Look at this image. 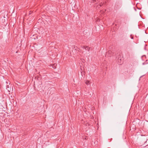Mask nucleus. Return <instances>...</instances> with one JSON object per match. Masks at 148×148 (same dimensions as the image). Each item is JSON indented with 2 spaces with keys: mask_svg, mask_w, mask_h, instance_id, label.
<instances>
[{
  "mask_svg": "<svg viewBox=\"0 0 148 148\" xmlns=\"http://www.w3.org/2000/svg\"><path fill=\"white\" fill-rule=\"evenodd\" d=\"M122 3L121 1L116 2L114 5V9L117 10L120 8L122 6Z\"/></svg>",
  "mask_w": 148,
  "mask_h": 148,
  "instance_id": "1",
  "label": "nucleus"
},
{
  "mask_svg": "<svg viewBox=\"0 0 148 148\" xmlns=\"http://www.w3.org/2000/svg\"><path fill=\"white\" fill-rule=\"evenodd\" d=\"M121 57L122 55L120 53H117L116 54V58L118 60V62H119V60H121Z\"/></svg>",
  "mask_w": 148,
  "mask_h": 148,
  "instance_id": "2",
  "label": "nucleus"
},
{
  "mask_svg": "<svg viewBox=\"0 0 148 148\" xmlns=\"http://www.w3.org/2000/svg\"><path fill=\"white\" fill-rule=\"evenodd\" d=\"M6 89L8 91H10V87L8 85H6Z\"/></svg>",
  "mask_w": 148,
  "mask_h": 148,
  "instance_id": "3",
  "label": "nucleus"
},
{
  "mask_svg": "<svg viewBox=\"0 0 148 148\" xmlns=\"http://www.w3.org/2000/svg\"><path fill=\"white\" fill-rule=\"evenodd\" d=\"M57 64L55 63L53 64L52 67L54 69H56V68Z\"/></svg>",
  "mask_w": 148,
  "mask_h": 148,
  "instance_id": "4",
  "label": "nucleus"
},
{
  "mask_svg": "<svg viewBox=\"0 0 148 148\" xmlns=\"http://www.w3.org/2000/svg\"><path fill=\"white\" fill-rule=\"evenodd\" d=\"M148 63V60H147L146 61L143 63V65L145 64Z\"/></svg>",
  "mask_w": 148,
  "mask_h": 148,
  "instance_id": "5",
  "label": "nucleus"
},
{
  "mask_svg": "<svg viewBox=\"0 0 148 148\" xmlns=\"http://www.w3.org/2000/svg\"><path fill=\"white\" fill-rule=\"evenodd\" d=\"M81 47L83 49H85L86 50V47L84 46H81Z\"/></svg>",
  "mask_w": 148,
  "mask_h": 148,
  "instance_id": "6",
  "label": "nucleus"
},
{
  "mask_svg": "<svg viewBox=\"0 0 148 148\" xmlns=\"http://www.w3.org/2000/svg\"><path fill=\"white\" fill-rule=\"evenodd\" d=\"M112 53V52L111 51H108V53H109V54H111V53Z\"/></svg>",
  "mask_w": 148,
  "mask_h": 148,
  "instance_id": "7",
  "label": "nucleus"
},
{
  "mask_svg": "<svg viewBox=\"0 0 148 148\" xmlns=\"http://www.w3.org/2000/svg\"><path fill=\"white\" fill-rule=\"evenodd\" d=\"M86 50H87V49L88 51H89V50H90V48L89 47H86Z\"/></svg>",
  "mask_w": 148,
  "mask_h": 148,
  "instance_id": "8",
  "label": "nucleus"
},
{
  "mask_svg": "<svg viewBox=\"0 0 148 148\" xmlns=\"http://www.w3.org/2000/svg\"><path fill=\"white\" fill-rule=\"evenodd\" d=\"M89 83V81H87L86 82V84L87 85H88Z\"/></svg>",
  "mask_w": 148,
  "mask_h": 148,
  "instance_id": "9",
  "label": "nucleus"
},
{
  "mask_svg": "<svg viewBox=\"0 0 148 148\" xmlns=\"http://www.w3.org/2000/svg\"><path fill=\"white\" fill-rule=\"evenodd\" d=\"M98 0H93L92 1H91V2H93L94 3L95 1H97Z\"/></svg>",
  "mask_w": 148,
  "mask_h": 148,
  "instance_id": "10",
  "label": "nucleus"
},
{
  "mask_svg": "<svg viewBox=\"0 0 148 148\" xmlns=\"http://www.w3.org/2000/svg\"><path fill=\"white\" fill-rule=\"evenodd\" d=\"M103 3H101L100 4L99 6L100 7H101V6H102L103 5Z\"/></svg>",
  "mask_w": 148,
  "mask_h": 148,
  "instance_id": "11",
  "label": "nucleus"
},
{
  "mask_svg": "<svg viewBox=\"0 0 148 148\" xmlns=\"http://www.w3.org/2000/svg\"><path fill=\"white\" fill-rule=\"evenodd\" d=\"M130 37H131V39H133L134 38H133V36H132V35H130Z\"/></svg>",
  "mask_w": 148,
  "mask_h": 148,
  "instance_id": "12",
  "label": "nucleus"
},
{
  "mask_svg": "<svg viewBox=\"0 0 148 148\" xmlns=\"http://www.w3.org/2000/svg\"><path fill=\"white\" fill-rule=\"evenodd\" d=\"M9 82L8 80L7 81H6V83L8 84Z\"/></svg>",
  "mask_w": 148,
  "mask_h": 148,
  "instance_id": "13",
  "label": "nucleus"
},
{
  "mask_svg": "<svg viewBox=\"0 0 148 148\" xmlns=\"http://www.w3.org/2000/svg\"><path fill=\"white\" fill-rule=\"evenodd\" d=\"M85 61V60L84 59L82 61L84 62V61Z\"/></svg>",
  "mask_w": 148,
  "mask_h": 148,
  "instance_id": "14",
  "label": "nucleus"
}]
</instances>
